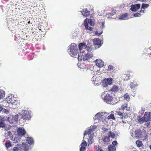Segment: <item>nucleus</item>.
I'll return each instance as SVG.
<instances>
[{"label": "nucleus", "instance_id": "obj_1", "mask_svg": "<svg viewBox=\"0 0 151 151\" xmlns=\"http://www.w3.org/2000/svg\"><path fill=\"white\" fill-rule=\"evenodd\" d=\"M69 54L74 57L78 53V49L77 45L74 43L71 44L70 49L68 50Z\"/></svg>", "mask_w": 151, "mask_h": 151}, {"label": "nucleus", "instance_id": "obj_2", "mask_svg": "<svg viewBox=\"0 0 151 151\" xmlns=\"http://www.w3.org/2000/svg\"><path fill=\"white\" fill-rule=\"evenodd\" d=\"M88 23L91 26H93L94 23L92 22L91 19H88L86 18L84 21V25L85 27V28L86 29H88L90 31H92L93 28L90 27H88Z\"/></svg>", "mask_w": 151, "mask_h": 151}, {"label": "nucleus", "instance_id": "obj_3", "mask_svg": "<svg viewBox=\"0 0 151 151\" xmlns=\"http://www.w3.org/2000/svg\"><path fill=\"white\" fill-rule=\"evenodd\" d=\"M114 98L112 96H111L110 94H107L105 96L104 100L105 101L106 103L111 104H115L116 102L114 101Z\"/></svg>", "mask_w": 151, "mask_h": 151}, {"label": "nucleus", "instance_id": "obj_4", "mask_svg": "<svg viewBox=\"0 0 151 151\" xmlns=\"http://www.w3.org/2000/svg\"><path fill=\"white\" fill-rule=\"evenodd\" d=\"M31 115L29 111L26 110H23L21 114V117L25 120H28L31 118Z\"/></svg>", "mask_w": 151, "mask_h": 151}, {"label": "nucleus", "instance_id": "obj_5", "mask_svg": "<svg viewBox=\"0 0 151 151\" xmlns=\"http://www.w3.org/2000/svg\"><path fill=\"white\" fill-rule=\"evenodd\" d=\"M112 80V79L111 78L104 79L102 81V86L103 87H105L109 85H111Z\"/></svg>", "mask_w": 151, "mask_h": 151}, {"label": "nucleus", "instance_id": "obj_6", "mask_svg": "<svg viewBox=\"0 0 151 151\" xmlns=\"http://www.w3.org/2000/svg\"><path fill=\"white\" fill-rule=\"evenodd\" d=\"M93 42L94 46L97 48H99L102 45L101 41L99 39H93Z\"/></svg>", "mask_w": 151, "mask_h": 151}, {"label": "nucleus", "instance_id": "obj_7", "mask_svg": "<svg viewBox=\"0 0 151 151\" xmlns=\"http://www.w3.org/2000/svg\"><path fill=\"white\" fill-rule=\"evenodd\" d=\"M17 132L18 135L21 136L24 135L26 133V132L24 129L23 127H21L17 129Z\"/></svg>", "mask_w": 151, "mask_h": 151}, {"label": "nucleus", "instance_id": "obj_8", "mask_svg": "<svg viewBox=\"0 0 151 151\" xmlns=\"http://www.w3.org/2000/svg\"><path fill=\"white\" fill-rule=\"evenodd\" d=\"M6 101L9 104H13L14 102V98L13 96H8L6 98Z\"/></svg>", "mask_w": 151, "mask_h": 151}, {"label": "nucleus", "instance_id": "obj_9", "mask_svg": "<svg viewBox=\"0 0 151 151\" xmlns=\"http://www.w3.org/2000/svg\"><path fill=\"white\" fill-rule=\"evenodd\" d=\"M95 62L96 65L99 67L101 68L104 65V62L100 59H97Z\"/></svg>", "mask_w": 151, "mask_h": 151}, {"label": "nucleus", "instance_id": "obj_10", "mask_svg": "<svg viewBox=\"0 0 151 151\" xmlns=\"http://www.w3.org/2000/svg\"><path fill=\"white\" fill-rule=\"evenodd\" d=\"M143 116L146 122L149 121L150 119H151V116H150V113L148 112H145Z\"/></svg>", "mask_w": 151, "mask_h": 151}, {"label": "nucleus", "instance_id": "obj_11", "mask_svg": "<svg viewBox=\"0 0 151 151\" xmlns=\"http://www.w3.org/2000/svg\"><path fill=\"white\" fill-rule=\"evenodd\" d=\"M115 115L120 116L121 119H122L125 115V113L123 111H122L121 110L119 109L118 111H116L115 113Z\"/></svg>", "mask_w": 151, "mask_h": 151}, {"label": "nucleus", "instance_id": "obj_12", "mask_svg": "<svg viewBox=\"0 0 151 151\" xmlns=\"http://www.w3.org/2000/svg\"><path fill=\"white\" fill-rule=\"evenodd\" d=\"M87 144L86 141H83L81 144V147L80 148V151H85L86 149Z\"/></svg>", "mask_w": 151, "mask_h": 151}, {"label": "nucleus", "instance_id": "obj_13", "mask_svg": "<svg viewBox=\"0 0 151 151\" xmlns=\"http://www.w3.org/2000/svg\"><path fill=\"white\" fill-rule=\"evenodd\" d=\"M82 14L85 17H87L90 14V12L88 11L87 9H83L82 12Z\"/></svg>", "mask_w": 151, "mask_h": 151}, {"label": "nucleus", "instance_id": "obj_14", "mask_svg": "<svg viewBox=\"0 0 151 151\" xmlns=\"http://www.w3.org/2000/svg\"><path fill=\"white\" fill-rule=\"evenodd\" d=\"M93 55L92 54L87 53L84 55L83 59V60H86L89 59L90 58L93 57Z\"/></svg>", "mask_w": 151, "mask_h": 151}, {"label": "nucleus", "instance_id": "obj_15", "mask_svg": "<svg viewBox=\"0 0 151 151\" xmlns=\"http://www.w3.org/2000/svg\"><path fill=\"white\" fill-rule=\"evenodd\" d=\"M128 16V13H124L119 16V19L122 20L126 19H127Z\"/></svg>", "mask_w": 151, "mask_h": 151}, {"label": "nucleus", "instance_id": "obj_16", "mask_svg": "<svg viewBox=\"0 0 151 151\" xmlns=\"http://www.w3.org/2000/svg\"><path fill=\"white\" fill-rule=\"evenodd\" d=\"M137 119L138 122L140 124H142L145 122L144 116L141 118L140 116H138L137 117Z\"/></svg>", "mask_w": 151, "mask_h": 151}, {"label": "nucleus", "instance_id": "obj_17", "mask_svg": "<svg viewBox=\"0 0 151 151\" xmlns=\"http://www.w3.org/2000/svg\"><path fill=\"white\" fill-rule=\"evenodd\" d=\"M134 134V136L138 138L141 136L142 134V132L140 130L138 129L135 131Z\"/></svg>", "mask_w": 151, "mask_h": 151}, {"label": "nucleus", "instance_id": "obj_18", "mask_svg": "<svg viewBox=\"0 0 151 151\" xmlns=\"http://www.w3.org/2000/svg\"><path fill=\"white\" fill-rule=\"evenodd\" d=\"M3 119V118L0 116V128H3L5 127V124Z\"/></svg>", "mask_w": 151, "mask_h": 151}, {"label": "nucleus", "instance_id": "obj_19", "mask_svg": "<svg viewBox=\"0 0 151 151\" xmlns=\"http://www.w3.org/2000/svg\"><path fill=\"white\" fill-rule=\"evenodd\" d=\"M26 141L28 144L32 145L34 144V142L33 139L30 137H27L26 140Z\"/></svg>", "mask_w": 151, "mask_h": 151}, {"label": "nucleus", "instance_id": "obj_20", "mask_svg": "<svg viewBox=\"0 0 151 151\" xmlns=\"http://www.w3.org/2000/svg\"><path fill=\"white\" fill-rule=\"evenodd\" d=\"M103 140L104 142V144L106 145H108L109 144V142L110 141V139L108 137H104Z\"/></svg>", "mask_w": 151, "mask_h": 151}, {"label": "nucleus", "instance_id": "obj_21", "mask_svg": "<svg viewBox=\"0 0 151 151\" xmlns=\"http://www.w3.org/2000/svg\"><path fill=\"white\" fill-rule=\"evenodd\" d=\"M93 127H94L93 129H89L88 131H85L84 134V135H85L87 134H91V132L93 131V129H94V128H95V126H93Z\"/></svg>", "mask_w": 151, "mask_h": 151}, {"label": "nucleus", "instance_id": "obj_22", "mask_svg": "<svg viewBox=\"0 0 151 151\" xmlns=\"http://www.w3.org/2000/svg\"><path fill=\"white\" fill-rule=\"evenodd\" d=\"M137 85V83L134 81L132 82H131L129 84V86L132 89L134 88Z\"/></svg>", "mask_w": 151, "mask_h": 151}, {"label": "nucleus", "instance_id": "obj_23", "mask_svg": "<svg viewBox=\"0 0 151 151\" xmlns=\"http://www.w3.org/2000/svg\"><path fill=\"white\" fill-rule=\"evenodd\" d=\"M86 47V45L84 43H80L78 45L79 49L80 50H81L83 48H85Z\"/></svg>", "mask_w": 151, "mask_h": 151}, {"label": "nucleus", "instance_id": "obj_24", "mask_svg": "<svg viewBox=\"0 0 151 151\" xmlns=\"http://www.w3.org/2000/svg\"><path fill=\"white\" fill-rule=\"evenodd\" d=\"M115 136V133L111 131H110L108 133V137H111L112 138H114Z\"/></svg>", "mask_w": 151, "mask_h": 151}, {"label": "nucleus", "instance_id": "obj_25", "mask_svg": "<svg viewBox=\"0 0 151 151\" xmlns=\"http://www.w3.org/2000/svg\"><path fill=\"white\" fill-rule=\"evenodd\" d=\"M127 103H124V104L122 105L121 106V108L119 109H121V111H124V109H125L126 108H127Z\"/></svg>", "mask_w": 151, "mask_h": 151}, {"label": "nucleus", "instance_id": "obj_26", "mask_svg": "<svg viewBox=\"0 0 151 151\" xmlns=\"http://www.w3.org/2000/svg\"><path fill=\"white\" fill-rule=\"evenodd\" d=\"M5 93L2 89H0V99H2L5 96Z\"/></svg>", "mask_w": 151, "mask_h": 151}, {"label": "nucleus", "instance_id": "obj_27", "mask_svg": "<svg viewBox=\"0 0 151 151\" xmlns=\"http://www.w3.org/2000/svg\"><path fill=\"white\" fill-rule=\"evenodd\" d=\"M115 70V67L111 65H109L108 66L107 71H112Z\"/></svg>", "mask_w": 151, "mask_h": 151}, {"label": "nucleus", "instance_id": "obj_28", "mask_svg": "<svg viewBox=\"0 0 151 151\" xmlns=\"http://www.w3.org/2000/svg\"><path fill=\"white\" fill-rule=\"evenodd\" d=\"M118 89H119L118 87L116 85H114L112 87V88H111V90L112 91L116 92L118 91Z\"/></svg>", "mask_w": 151, "mask_h": 151}, {"label": "nucleus", "instance_id": "obj_29", "mask_svg": "<svg viewBox=\"0 0 151 151\" xmlns=\"http://www.w3.org/2000/svg\"><path fill=\"white\" fill-rule=\"evenodd\" d=\"M101 116V114L99 113L96 114L94 116V119H100Z\"/></svg>", "mask_w": 151, "mask_h": 151}, {"label": "nucleus", "instance_id": "obj_30", "mask_svg": "<svg viewBox=\"0 0 151 151\" xmlns=\"http://www.w3.org/2000/svg\"><path fill=\"white\" fill-rule=\"evenodd\" d=\"M136 143L138 147H142L143 145L142 141L139 140H137L136 142Z\"/></svg>", "mask_w": 151, "mask_h": 151}, {"label": "nucleus", "instance_id": "obj_31", "mask_svg": "<svg viewBox=\"0 0 151 151\" xmlns=\"http://www.w3.org/2000/svg\"><path fill=\"white\" fill-rule=\"evenodd\" d=\"M83 53L82 52H80L78 54V59L79 60H81L82 59H83V58H82V57L83 56Z\"/></svg>", "mask_w": 151, "mask_h": 151}, {"label": "nucleus", "instance_id": "obj_32", "mask_svg": "<svg viewBox=\"0 0 151 151\" xmlns=\"http://www.w3.org/2000/svg\"><path fill=\"white\" fill-rule=\"evenodd\" d=\"M5 146L6 148H8L9 147H11L12 144L10 141L5 143Z\"/></svg>", "mask_w": 151, "mask_h": 151}, {"label": "nucleus", "instance_id": "obj_33", "mask_svg": "<svg viewBox=\"0 0 151 151\" xmlns=\"http://www.w3.org/2000/svg\"><path fill=\"white\" fill-rule=\"evenodd\" d=\"M149 6L148 4L143 3L142 4L141 9H145V8H147Z\"/></svg>", "mask_w": 151, "mask_h": 151}, {"label": "nucleus", "instance_id": "obj_34", "mask_svg": "<svg viewBox=\"0 0 151 151\" xmlns=\"http://www.w3.org/2000/svg\"><path fill=\"white\" fill-rule=\"evenodd\" d=\"M130 10L133 12H136L137 11L136 7L134 5H131Z\"/></svg>", "mask_w": 151, "mask_h": 151}, {"label": "nucleus", "instance_id": "obj_35", "mask_svg": "<svg viewBox=\"0 0 151 151\" xmlns=\"http://www.w3.org/2000/svg\"><path fill=\"white\" fill-rule=\"evenodd\" d=\"M108 119H115V118L114 114H110L108 116Z\"/></svg>", "mask_w": 151, "mask_h": 151}, {"label": "nucleus", "instance_id": "obj_36", "mask_svg": "<svg viewBox=\"0 0 151 151\" xmlns=\"http://www.w3.org/2000/svg\"><path fill=\"white\" fill-rule=\"evenodd\" d=\"M116 13V12L115 11H112L111 12L108 13L107 15H108V16H112L114 15Z\"/></svg>", "mask_w": 151, "mask_h": 151}, {"label": "nucleus", "instance_id": "obj_37", "mask_svg": "<svg viewBox=\"0 0 151 151\" xmlns=\"http://www.w3.org/2000/svg\"><path fill=\"white\" fill-rule=\"evenodd\" d=\"M93 142L92 139L91 137H89L88 140V145H91Z\"/></svg>", "mask_w": 151, "mask_h": 151}, {"label": "nucleus", "instance_id": "obj_38", "mask_svg": "<svg viewBox=\"0 0 151 151\" xmlns=\"http://www.w3.org/2000/svg\"><path fill=\"white\" fill-rule=\"evenodd\" d=\"M124 98L127 100H129V95H127V94H124Z\"/></svg>", "mask_w": 151, "mask_h": 151}, {"label": "nucleus", "instance_id": "obj_39", "mask_svg": "<svg viewBox=\"0 0 151 151\" xmlns=\"http://www.w3.org/2000/svg\"><path fill=\"white\" fill-rule=\"evenodd\" d=\"M87 47V50L88 52H90L92 50V48L91 47V46L90 47H89L88 46Z\"/></svg>", "mask_w": 151, "mask_h": 151}, {"label": "nucleus", "instance_id": "obj_40", "mask_svg": "<svg viewBox=\"0 0 151 151\" xmlns=\"http://www.w3.org/2000/svg\"><path fill=\"white\" fill-rule=\"evenodd\" d=\"M103 32L102 31L101 32L99 33L98 32V30H97L95 32V33L96 34V35L99 36Z\"/></svg>", "mask_w": 151, "mask_h": 151}, {"label": "nucleus", "instance_id": "obj_41", "mask_svg": "<svg viewBox=\"0 0 151 151\" xmlns=\"http://www.w3.org/2000/svg\"><path fill=\"white\" fill-rule=\"evenodd\" d=\"M135 6L136 9L137 10V9H139L140 7V4H136L135 5H134Z\"/></svg>", "mask_w": 151, "mask_h": 151}, {"label": "nucleus", "instance_id": "obj_42", "mask_svg": "<svg viewBox=\"0 0 151 151\" xmlns=\"http://www.w3.org/2000/svg\"><path fill=\"white\" fill-rule=\"evenodd\" d=\"M141 14L139 13H136L134 14V16L135 17H139L141 16Z\"/></svg>", "mask_w": 151, "mask_h": 151}, {"label": "nucleus", "instance_id": "obj_43", "mask_svg": "<svg viewBox=\"0 0 151 151\" xmlns=\"http://www.w3.org/2000/svg\"><path fill=\"white\" fill-rule=\"evenodd\" d=\"M126 76L127 78H125L124 79V80L125 81H126L129 79L130 76L129 74H127V75H126Z\"/></svg>", "mask_w": 151, "mask_h": 151}, {"label": "nucleus", "instance_id": "obj_44", "mask_svg": "<svg viewBox=\"0 0 151 151\" xmlns=\"http://www.w3.org/2000/svg\"><path fill=\"white\" fill-rule=\"evenodd\" d=\"M97 151H104L102 149V148L100 146H98L97 148Z\"/></svg>", "mask_w": 151, "mask_h": 151}, {"label": "nucleus", "instance_id": "obj_45", "mask_svg": "<svg viewBox=\"0 0 151 151\" xmlns=\"http://www.w3.org/2000/svg\"><path fill=\"white\" fill-rule=\"evenodd\" d=\"M18 150L19 149L17 147H14L13 148L12 151H18Z\"/></svg>", "mask_w": 151, "mask_h": 151}, {"label": "nucleus", "instance_id": "obj_46", "mask_svg": "<svg viewBox=\"0 0 151 151\" xmlns=\"http://www.w3.org/2000/svg\"><path fill=\"white\" fill-rule=\"evenodd\" d=\"M102 130H103L102 132H107L108 130L107 129L104 128H103Z\"/></svg>", "mask_w": 151, "mask_h": 151}, {"label": "nucleus", "instance_id": "obj_47", "mask_svg": "<svg viewBox=\"0 0 151 151\" xmlns=\"http://www.w3.org/2000/svg\"><path fill=\"white\" fill-rule=\"evenodd\" d=\"M112 144L114 146L117 144V142L116 141H114L112 142Z\"/></svg>", "mask_w": 151, "mask_h": 151}, {"label": "nucleus", "instance_id": "obj_48", "mask_svg": "<svg viewBox=\"0 0 151 151\" xmlns=\"http://www.w3.org/2000/svg\"><path fill=\"white\" fill-rule=\"evenodd\" d=\"M19 139H17V138H14L13 140L14 143H17L19 142Z\"/></svg>", "mask_w": 151, "mask_h": 151}, {"label": "nucleus", "instance_id": "obj_49", "mask_svg": "<svg viewBox=\"0 0 151 151\" xmlns=\"http://www.w3.org/2000/svg\"><path fill=\"white\" fill-rule=\"evenodd\" d=\"M3 109V107L0 105V111H2Z\"/></svg>", "mask_w": 151, "mask_h": 151}, {"label": "nucleus", "instance_id": "obj_50", "mask_svg": "<svg viewBox=\"0 0 151 151\" xmlns=\"http://www.w3.org/2000/svg\"><path fill=\"white\" fill-rule=\"evenodd\" d=\"M132 151H138L137 150L136 148H134L132 149Z\"/></svg>", "mask_w": 151, "mask_h": 151}, {"label": "nucleus", "instance_id": "obj_51", "mask_svg": "<svg viewBox=\"0 0 151 151\" xmlns=\"http://www.w3.org/2000/svg\"><path fill=\"white\" fill-rule=\"evenodd\" d=\"M145 11L144 10H141V11H140V12H142V13H144Z\"/></svg>", "mask_w": 151, "mask_h": 151}, {"label": "nucleus", "instance_id": "obj_52", "mask_svg": "<svg viewBox=\"0 0 151 151\" xmlns=\"http://www.w3.org/2000/svg\"><path fill=\"white\" fill-rule=\"evenodd\" d=\"M146 124H147V126L148 127L149 124V123H147Z\"/></svg>", "mask_w": 151, "mask_h": 151}, {"label": "nucleus", "instance_id": "obj_53", "mask_svg": "<svg viewBox=\"0 0 151 151\" xmlns=\"http://www.w3.org/2000/svg\"><path fill=\"white\" fill-rule=\"evenodd\" d=\"M102 27H103L104 26V23L103 22L102 23Z\"/></svg>", "mask_w": 151, "mask_h": 151}, {"label": "nucleus", "instance_id": "obj_54", "mask_svg": "<svg viewBox=\"0 0 151 151\" xmlns=\"http://www.w3.org/2000/svg\"><path fill=\"white\" fill-rule=\"evenodd\" d=\"M9 122L11 123H13V121H12V122H10V120H9Z\"/></svg>", "mask_w": 151, "mask_h": 151}, {"label": "nucleus", "instance_id": "obj_55", "mask_svg": "<svg viewBox=\"0 0 151 151\" xmlns=\"http://www.w3.org/2000/svg\"><path fill=\"white\" fill-rule=\"evenodd\" d=\"M150 150H151V145L150 146Z\"/></svg>", "mask_w": 151, "mask_h": 151}, {"label": "nucleus", "instance_id": "obj_56", "mask_svg": "<svg viewBox=\"0 0 151 151\" xmlns=\"http://www.w3.org/2000/svg\"><path fill=\"white\" fill-rule=\"evenodd\" d=\"M30 23V21H29L28 22V23Z\"/></svg>", "mask_w": 151, "mask_h": 151}, {"label": "nucleus", "instance_id": "obj_57", "mask_svg": "<svg viewBox=\"0 0 151 151\" xmlns=\"http://www.w3.org/2000/svg\"><path fill=\"white\" fill-rule=\"evenodd\" d=\"M16 121V120H14V122H15Z\"/></svg>", "mask_w": 151, "mask_h": 151}, {"label": "nucleus", "instance_id": "obj_58", "mask_svg": "<svg viewBox=\"0 0 151 151\" xmlns=\"http://www.w3.org/2000/svg\"><path fill=\"white\" fill-rule=\"evenodd\" d=\"M150 58H151V56H150Z\"/></svg>", "mask_w": 151, "mask_h": 151}, {"label": "nucleus", "instance_id": "obj_59", "mask_svg": "<svg viewBox=\"0 0 151 151\" xmlns=\"http://www.w3.org/2000/svg\"><path fill=\"white\" fill-rule=\"evenodd\" d=\"M150 1H151V0H150Z\"/></svg>", "mask_w": 151, "mask_h": 151}]
</instances>
